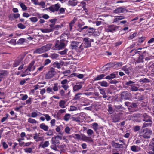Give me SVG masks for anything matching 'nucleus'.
<instances>
[{
    "label": "nucleus",
    "instance_id": "obj_1",
    "mask_svg": "<svg viewBox=\"0 0 154 154\" xmlns=\"http://www.w3.org/2000/svg\"><path fill=\"white\" fill-rule=\"evenodd\" d=\"M35 62L32 61L29 65L28 67H25L24 69L21 71L23 73L21 74L20 76L22 77H24L26 76L30 75V72L33 71L35 69V66H34Z\"/></svg>",
    "mask_w": 154,
    "mask_h": 154
},
{
    "label": "nucleus",
    "instance_id": "obj_2",
    "mask_svg": "<svg viewBox=\"0 0 154 154\" xmlns=\"http://www.w3.org/2000/svg\"><path fill=\"white\" fill-rule=\"evenodd\" d=\"M142 117L143 118V121L145 122L143 124L142 128L151 127L152 124L151 117L148 115L146 113L143 114Z\"/></svg>",
    "mask_w": 154,
    "mask_h": 154
},
{
    "label": "nucleus",
    "instance_id": "obj_3",
    "mask_svg": "<svg viewBox=\"0 0 154 154\" xmlns=\"http://www.w3.org/2000/svg\"><path fill=\"white\" fill-rule=\"evenodd\" d=\"M52 46L51 44H48L42 46L40 48L37 49L33 52V53L40 54L49 50Z\"/></svg>",
    "mask_w": 154,
    "mask_h": 154
},
{
    "label": "nucleus",
    "instance_id": "obj_4",
    "mask_svg": "<svg viewBox=\"0 0 154 154\" xmlns=\"http://www.w3.org/2000/svg\"><path fill=\"white\" fill-rule=\"evenodd\" d=\"M143 128L142 127L141 128L140 132V134H143L142 136L144 138L148 139L150 138L152 133V130L147 128L144 129H143Z\"/></svg>",
    "mask_w": 154,
    "mask_h": 154
},
{
    "label": "nucleus",
    "instance_id": "obj_5",
    "mask_svg": "<svg viewBox=\"0 0 154 154\" xmlns=\"http://www.w3.org/2000/svg\"><path fill=\"white\" fill-rule=\"evenodd\" d=\"M56 72L55 71V69L53 67L51 68L48 72L46 74L45 79H49L54 77L56 75Z\"/></svg>",
    "mask_w": 154,
    "mask_h": 154
},
{
    "label": "nucleus",
    "instance_id": "obj_6",
    "mask_svg": "<svg viewBox=\"0 0 154 154\" xmlns=\"http://www.w3.org/2000/svg\"><path fill=\"white\" fill-rule=\"evenodd\" d=\"M65 40H64L62 38L60 40V42L59 40H57L55 44V47L56 50H60L65 46V44L63 42L65 41Z\"/></svg>",
    "mask_w": 154,
    "mask_h": 154
},
{
    "label": "nucleus",
    "instance_id": "obj_7",
    "mask_svg": "<svg viewBox=\"0 0 154 154\" xmlns=\"http://www.w3.org/2000/svg\"><path fill=\"white\" fill-rule=\"evenodd\" d=\"M119 26L116 25H112L108 26V27L106 29V31L108 32H111L113 33L119 29Z\"/></svg>",
    "mask_w": 154,
    "mask_h": 154
},
{
    "label": "nucleus",
    "instance_id": "obj_8",
    "mask_svg": "<svg viewBox=\"0 0 154 154\" xmlns=\"http://www.w3.org/2000/svg\"><path fill=\"white\" fill-rule=\"evenodd\" d=\"M60 7V4L57 3L52 5L51 6L49 7L48 9L51 12H54L55 11H58Z\"/></svg>",
    "mask_w": 154,
    "mask_h": 154
},
{
    "label": "nucleus",
    "instance_id": "obj_9",
    "mask_svg": "<svg viewBox=\"0 0 154 154\" xmlns=\"http://www.w3.org/2000/svg\"><path fill=\"white\" fill-rule=\"evenodd\" d=\"M127 11L126 9L123 7H119L113 11L114 13L116 14L125 13Z\"/></svg>",
    "mask_w": 154,
    "mask_h": 154
},
{
    "label": "nucleus",
    "instance_id": "obj_10",
    "mask_svg": "<svg viewBox=\"0 0 154 154\" xmlns=\"http://www.w3.org/2000/svg\"><path fill=\"white\" fill-rule=\"evenodd\" d=\"M83 44L86 48H88L91 46V42L89 38H84L83 41Z\"/></svg>",
    "mask_w": 154,
    "mask_h": 154
},
{
    "label": "nucleus",
    "instance_id": "obj_11",
    "mask_svg": "<svg viewBox=\"0 0 154 154\" xmlns=\"http://www.w3.org/2000/svg\"><path fill=\"white\" fill-rule=\"evenodd\" d=\"M82 140L84 141L90 143L93 142L92 139L90 137H87L83 134H82Z\"/></svg>",
    "mask_w": 154,
    "mask_h": 154
},
{
    "label": "nucleus",
    "instance_id": "obj_12",
    "mask_svg": "<svg viewBox=\"0 0 154 154\" xmlns=\"http://www.w3.org/2000/svg\"><path fill=\"white\" fill-rule=\"evenodd\" d=\"M40 133H36L33 137V138L35 141L38 142L42 141L44 139L43 137L40 136Z\"/></svg>",
    "mask_w": 154,
    "mask_h": 154
},
{
    "label": "nucleus",
    "instance_id": "obj_13",
    "mask_svg": "<svg viewBox=\"0 0 154 154\" xmlns=\"http://www.w3.org/2000/svg\"><path fill=\"white\" fill-rule=\"evenodd\" d=\"M42 115V114L38 111H36L32 112L31 113L30 116V115H28V116L29 117H31L34 118L38 116H40Z\"/></svg>",
    "mask_w": 154,
    "mask_h": 154
},
{
    "label": "nucleus",
    "instance_id": "obj_14",
    "mask_svg": "<svg viewBox=\"0 0 154 154\" xmlns=\"http://www.w3.org/2000/svg\"><path fill=\"white\" fill-rule=\"evenodd\" d=\"M127 17L122 16H117L115 17L113 23H117L118 21L125 19Z\"/></svg>",
    "mask_w": 154,
    "mask_h": 154
},
{
    "label": "nucleus",
    "instance_id": "obj_15",
    "mask_svg": "<svg viewBox=\"0 0 154 154\" xmlns=\"http://www.w3.org/2000/svg\"><path fill=\"white\" fill-rule=\"evenodd\" d=\"M131 150L134 152H138L140 151L141 148L139 146L133 145L131 147Z\"/></svg>",
    "mask_w": 154,
    "mask_h": 154
},
{
    "label": "nucleus",
    "instance_id": "obj_16",
    "mask_svg": "<svg viewBox=\"0 0 154 154\" xmlns=\"http://www.w3.org/2000/svg\"><path fill=\"white\" fill-rule=\"evenodd\" d=\"M112 65L113 63H112L107 64L102 67V70L104 71H107L109 70L110 68L112 67Z\"/></svg>",
    "mask_w": 154,
    "mask_h": 154
},
{
    "label": "nucleus",
    "instance_id": "obj_17",
    "mask_svg": "<svg viewBox=\"0 0 154 154\" xmlns=\"http://www.w3.org/2000/svg\"><path fill=\"white\" fill-rule=\"evenodd\" d=\"M121 97L122 99L125 100H128L129 99L128 97H130L131 94L127 92H124L122 93L121 94Z\"/></svg>",
    "mask_w": 154,
    "mask_h": 154
},
{
    "label": "nucleus",
    "instance_id": "obj_18",
    "mask_svg": "<svg viewBox=\"0 0 154 154\" xmlns=\"http://www.w3.org/2000/svg\"><path fill=\"white\" fill-rule=\"evenodd\" d=\"M23 59V58L22 57H19L14 62L13 64V67H16L18 66L20 62L22 61Z\"/></svg>",
    "mask_w": 154,
    "mask_h": 154
},
{
    "label": "nucleus",
    "instance_id": "obj_19",
    "mask_svg": "<svg viewBox=\"0 0 154 154\" xmlns=\"http://www.w3.org/2000/svg\"><path fill=\"white\" fill-rule=\"evenodd\" d=\"M98 88L99 90L100 94L103 95V97L104 98L107 97V96L106 94L105 89L103 88H101L100 87H98Z\"/></svg>",
    "mask_w": 154,
    "mask_h": 154
},
{
    "label": "nucleus",
    "instance_id": "obj_20",
    "mask_svg": "<svg viewBox=\"0 0 154 154\" xmlns=\"http://www.w3.org/2000/svg\"><path fill=\"white\" fill-rule=\"evenodd\" d=\"M82 87V85L79 83H76L73 87L74 91H77Z\"/></svg>",
    "mask_w": 154,
    "mask_h": 154
},
{
    "label": "nucleus",
    "instance_id": "obj_21",
    "mask_svg": "<svg viewBox=\"0 0 154 154\" xmlns=\"http://www.w3.org/2000/svg\"><path fill=\"white\" fill-rule=\"evenodd\" d=\"M40 128L45 131H47L49 129V127L44 123L41 124L39 125Z\"/></svg>",
    "mask_w": 154,
    "mask_h": 154
},
{
    "label": "nucleus",
    "instance_id": "obj_22",
    "mask_svg": "<svg viewBox=\"0 0 154 154\" xmlns=\"http://www.w3.org/2000/svg\"><path fill=\"white\" fill-rule=\"evenodd\" d=\"M71 137L78 140H82V134L80 135L78 134H73Z\"/></svg>",
    "mask_w": 154,
    "mask_h": 154
},
{
    "label": "nucleus",
    "instance_id": "obj_23",
    "mask_svg": "<svg viewBox=\"0 0 154 154\" xmlns=\"http://www.w3.org/2000/svg\"><path fill=\"white\" fill-rule=\"evenodd\" d=\"M78 2L77 0H69L68 2V5L74 6L77 5Z\"/></svg>",
    "mask_w": 154,
    "mask_h": 154
},
{
    "label": "nucleus",
    "instance_id": "obj_24",
    "mask_svg": "<svg viewBox=\"0 0 154 154\" xmlns=\"http://www.w3.org/2000/svg\"><path fill=\"white\" fill-rule=\"evenodd\" d=\"M112 119L113 122L116 123L119 122L120 120L119 116L117 114H115L112 116Z\"/></svg>",
    "mask_w": 154,
    "mask_h": 154
},
{
    "label": "nucleus",
    "instance_id": "obj_25",
    "mask_svg": "<svg viewBox=\"0 0 154 154\" xmlns=\"http://www.w3.org/2000/svg\"><path fill=\"white\" fill-rule=\"evenodd\" d=\"M95 32V29L93 28H89L86 32V34L87 35H91Z\"/></svg>",
    "mask_w": 154,
    "mask_h": 154
},
{
    "label": "nucleus",
    "instance_id": "obj_26",
    "mask_svg": "<svg viewBox=\"0 0 154 154\" xmlns=\"http://www.w3.org/2000/svg\"><path fill=\"white\" fill-rule=\"evenodd\" d=\"M51 141L52 144H58L60 142L59 140L56 136L52 138Z\"/></svg>",
    "mask_w": 154,
    "mask_h": 154
},
{
    "label": "nucleus",
    "instance_id": "obj_27",
    "mask_svg": "<svg viewBox=\"0 0 154 154\" xmlns=\"http://www.w3.org/2000/svg\"><path fill=\"white\" fill-rule=\"evenodd\" d=\"M71 119V115L70 114L66 113L63 117V119L66 122L69 121Z\"/></svg>",
    "mask_w": 154,
    "mask_h": 154
},
{
    "label": "nucleus",
    "instance_id": "obj_28",
    "mask_svg": "<svg viewBox=\"0 0 154 154\" xmlns=\"http://www.w3.org/2000/svg\"><path fill=\"white\" fill-rule=\"evenodd\" d=\"M79 45V43L76 41H73L72 42L71 46L73 48H78V46Z\"/></svg>",
    "mask_w": 154,
    "mask_h": 154
},
{
    "label": "nucleus",
    "instance_id": "obj_29",
    "mask_svg": "<svg viewBox=\"0 0 154 154\" xmlns=\"http://www.w3.org/2000/svg\"><path fill=\"white\" fill-rule=\"evenodd\" d=\"M122 65V62H115L114 63H113L112 67L116 69L120 67Z\"/></svg>",
    "mask_w": 154,
    "mask_h": 154
},
{
    "label": "nucleus",
    "instance_id": "obj_30",
    "mask_svg": "<svg viewBox=\"0 0 154 154\" xmlns=\"http://www.w3.org/2000/svg\"><path fill=\"white\" fill-rule=\"evenodd\" d=\"M82 25L81 24H78V27H79V29H78V30L79 32H81L83 30L86 29L88 28V27L87 26H85L83 27L82 28Z\"/></svg>",
    "mask_w": 154,
    "mask_h": 154
},
{
    "label": "nucleus",
    "instance_id": "obj_31",
    "mask_svg": "<svg viewBox=\"0 0 154 154\" xmlns=\"http://www.w3.org/2000/svg\"><path fill=\"white\" fill-rule=\"evenodd\" d=\"M98 83L102 87H106L108 86L107 82L106 81H103L102 82H99Z\"/></svg>",
    "mask_w": 154,
    "mask_h": 154
},
{
    "label": "nucleus",
    "instance_id": "obj_32",
    "mask_svg": "<svg viewBox=\"0 0 154 154\" xmlns=\"http://www.w3.org/2000/svg\"><path fill=\"white\" fill-rule=\"evenodd\" d=\"M40 30L42 33H49L52 31V29H49L48 28L40 29Z\"/></svg>",
    "mask_w": 154,
    "mask_h": 154
},
{
    "label": "nucleus",
    "instance_id": "obj_33",
    "mask_svg": "<svg viewBox=\"0 0 154 154\" xmlns=\"http://www.w3.org/2000/svg\"><path fill=\"white\" fill-rule=\"evenodd\" d=\"M66 102L64 100H61L59 103V106L62 108H64L66 107L65 104Z\"/></svg>",
    "mask_w": 154,
    "mask_h": 154
},
{
    "label": "nucleus",
    "instance_id": "obj_34",
    "mask_svg": "<svg viewBox=\"0 0 154 154\" xmlns=\"http://www.w3.org/2000/svg\"><path fill=\"white\" fill-rule=\"evenodd\" d=\"M105 76L104 74H101L97 76V77L94 78V81H97L102 79Z\"/></svg>",
    "mask_w": 154,
    "mask_h": 154
},
{
    "label": "nucleus",
    "instance_id": "obj_35",
    "mask_svg": "<svg viewBox=\"0 0 154 154\" xmlns=\"http://www.w3.org/2000/svg\"><path fill=\"white\" fill-rule=\"evenodd\" d=\"M77 20L76 18H74L73 20L69 24V29L70 31H71L72 30L73 25L75 23Z\"/></svg>",
    "mask_w": 154,
    "mask_h": 154
},
{
    "label": "nucleus",
    "instance_id": "obj_36",
    "mask_svg": "<svg viewBox=\"0 0 154 154\" xmlns=\"http://www.w3.org/2000/svg\"><path fill=\"white\" fill-rule=\"evenodd\" d=\"M114 109L116 111H118L120 109H122V107L121 105H115L113 106Z\"/></svg>",
    "mask_w": 154,
    "mask_h": 154
},
{
    "label": "nucleus",
    "instance_id": "obj_37",
    "mask_svg": "<svg viewBox=\"0 0 154 154\" xmlns=\"http://www.w3.org/2000/svg\"><path fill=\"white\" fill-rule=\"evenodd\" d=\"M130 90L132 91H136L138 90V88L135 85H130Z\"/></svg>",
    "mask_w": 154,
    "mask_h": 154
},
{
    "label": "nucleus",
    "instance_id": "obj_38",
    "mask_svg": "<svg viewBox=\"0 0 154 154\" xmlns=\"http://www.w3.org/2000/svg\"><path fill=\"white\" fill-rule=\"evenodd\" d=\"M58 57V54L56 53H51L50 55V57L52 59H56Z\"/></svg>",
    "mask_w": 154,
    "mask_h": 154
},
{
    "label": "nucleus",
    "instance_id": "obj_39",
    "mask_svg": "<svg viewBox=\"0 0 154 154\" xmlns=\"http://www.w3.org/2000/svg\"><path fill=\"white\" fill-rule=\"evenodd\" d=\"M49 145V142L48 141H45L41 145V146L43 148H45L46 147H48Z\"/></svg>",
    "mask_w": 154,
    "mask_h": 154
},
{
    "label": "nucleus",
    "instance_id": "obj_40",
    "mask_svg": "<svg viewBox=\"0 0 154 154\" xmlns=\"http://www.w3.org/2000/svg\"><path fill=\"white\" fill-rule=\"evenodd\" d=\"M19 4L23 11H25L27 10V7L23 3L20 2Z\"/></svg>",
    "mask_w": 154,
    "mask_h": 154
},
{
    "label": "nucleus",
    "instance_id": "obj_41",
    "mask_svg": "<svg viewBox=\"0 0 154 154\" xmlns=\"http://www.w3.org/2000/svg\"><path fill=\"white\" fill-rule=\"evenodd\" d=\"M54 92H56L58 91V85L57 83H55L52 88Z\"/></svg>",
    "mask_w": 154,
    "mask_h": 154
},
{
    "label": "nucleus",
    "instance_id": "obj_42",
    "mask_svg": "<svg viewBox=\"0 0 154 154\" xmlns=\"http://www.w3.org/2000/svg\"><path fill=\"white\" fill-rule=\"evenodd\" d=\"M28 122L29 123L34 124L37 123V121L35 119L31 118H29L28 119Z\"/></svg>",
    "mask_w": 154,
    "mask_h": 154
},
{
    "label": "nucleus",
    "instance_id": "obj_43",
    "mask_svg": "<svg viewBox=\"0 0 154 154\" xmlns=\"http://www.w3.org/2000/svg\"><path fill=\"white\" fill-rule=\"evenodd\" d=\"M32 149L31 148H26L24 149V152L26 153H31L32 152Z\"/></svg>",
    "mask_w": 154,
    "mask_h": 154
},
{
    "label": "nucleus",
    "instance_id": "obj_44",
    "mask_svg": "<svg viewBox=\"0 0 154 154\" xmlns=\"http://www.w3.org/2000/svg\"><path fill=\"white\" fill-rule=\"evenodd\" d=\"M116 76L115 74L114 73H112L109 75L107 76L105 79H113L116 78Z\"/></svg>",
    "mask_w": 154,
    "mask_h": 154
},
{
    "label": "nucleus",
    "instance_id": "obj_45",
    "mask_svg": "<svg viewBox=\"0 0 154 154\" xmlns=\"http://www.w3.org/2000/svg\"><path fill=\"white\" fill-rule=\"evenodd\" d=\"M46 92L50 94H54V92L52 88L51 87H48L46 89Z\"/></svg>",
    "mask_w": 154,
    "mask_h": 154
},
{
    "label": "nucleus",
    "instance_id": "obj_46",
    "mask_svg": "<svg viewBox=\"0 0 154 154\" xmlns=\"http://www.w3.org/2000/svg\"><path fill=\"white\" fill-rule=\"evenodd\" d=\"M33 100V98L31 97H29L26 101V105H29L32 104V101Z\"/></svg>",
    "mask_w": 154,
    "mask_h": 154
},
{
    "label": "nucleus",
    "instance_id": "obj_47",
    "mask_svg": "<svg viewBox=\"0 0 154 154\" xmlns=\"http://www.w3.org/2000/svg\"><path fill=\"white\" fill-rule=\"evenodd\" d=\"M112 145L116 148H119L120 147V146H122V144H120L114 142H112Z\"/></svg>",
    "mask_w": 154,
    "mask_h": 154
},
{
    "label": "nucleus",
    "instance_id": "obj_48",
    "mask_svg": "<svg viewBox=\"0 0 154 154\" xmlns=\"http://www.w3.org/2000/svg\"><path fill=\"white\" fill-rule=\"evenodd\" d=\"M122 70L124 71L125 73L129 75V72L128 71V69L127 68V66H124L122 68Z\"/></svg>",
    "mask_w": 154,
    "mask_h": 154
},
{
    "label": "nucleus",
    "instance_id": "obj_49",
    "mask_svg": "<svg viewBox=\"0 0 154 154\" xmlns=\"http://www.w3.org/2000/svg\"><path fill=\"white\" fill-rule=\"evenodd\" d=\"M78 107H76L74 106H70L69 110L71 111H73L78 110Z\"/></svg>",
    "mask_w": 154,
    "mask_h": 154
},
{
    "label": "nucleus",
    "instance_id": "obj_50",
    "mask_svg": "<svg viewBox=\"0 0 154 154\" xmlns=\"http://www.w3.org/2000/svg\"><path fill=\"white\" fill-rule=\"evenodd\" d=\"M94 133V132L91 129H89L87 130V133L88 134V136L89 137L91 136Z\"/></svg>",
    "mask_w": 154,
    "mask_h": 154
},
{
    "label": "nucleus",
    "instance_id": "obj_51",
    "mask_svg": "<svg viewBox=\"0 0 154 154\" xmlns=\"http://www.w3.org/2000/svg\"><path fill=\"white\" fill-rule=\"evenodd\" d=\"M30 20L32 23H35L38 21V19L36 17H32L29 18Z\"/></svg>",
    "mask_w": 154,
    "mask_h": 154
},
{
    "label": "nucleus",
    "instance_id": "obj_52",
    "mask_svg": "<svg viewBox=\"0 0 154 154\" xmlns=\"http://www.w3.org/2000/svg\"><path fill=\"white\" fill-rule=\"evenodd\" d=\"M139 82L142 83H148L149 82V80L146 78L142 79L140 80Z\"/></svg>",
    "mask_w": 154,
    "mask_h": 154
},
{
    "label": "nucleus",
    "instance_id": "obj_53",
    "mask_svg": "<svg viewBox=\"0 0 154 154\" xmlns=\"http://www.w3.org/2000/svg\"><path fill=\"white\" fill-rule=\"evenodd\" d=\"M143 61V55H140L137 60L138 63L142 62Z\"/></svg>",
    "mask_w": 154,
    "mask_h": 154
},
{
    "label": "nucleus",
    "instance_id": "obj_54",
    "mask_svg": "<svg viewBox=\"0 0 154 154\" xmlns=\"http://www.w3.org/2000/svg\"><path fill=\"white\" fill-rule=\"evenodd\" d=\"M48 132L46 133V135L49 136H52L53 134V132L52 130L49 129L48 130Z\"/></svg>",
    "mask_w": 154,
    "mask_h": 154
},
{
    "label": "nucleus",
    "instance_id": "obj_55",
    "mask_svg": "<svg viewBox=\"0 0 154 154\" xmlns=\"http://www.w3.org/2000/svg\"><path fill=\"white\" fill-rule=\"evenodd\" d=\"M79 46L78 47V49L79 51H82L84 48H86L82 43L81 45H79Z\"/></svg>",
    "mask_w": 154,
    "mask_h": 154
},
{
    "label": "nucleus",
    "instance_id": "obj_56",
    "mask_svg": "<svg viewBox=\"0 0 154 154\" xmlns=\"http://www.w3.org/2000/svg\"><path fill=\"white\" fill-rule=\"evenodd\" d=\"M53 65L55 67H56L58 69L60 68V63L57 62H54L53 63Z\"/></svg>",
    "mask_w": 154,
    "mask_h": 154
},
{
    "label": "nucleus",
    "instance_id": "obj_57",
    "mask_svg": "<svg viewBox=\"0 0 154 154\" xmlns=\"http://www.w3.org/2000/svg\"><path fill=\"white\" fill-rule=\"evenodd\" d=\"M68 50L67 49H65L64 50L59 52V53L61 55H65L66 54Z\"/></svg>",
    "mask_w": 154,
    "mask_h": 154
},
{
    "label": "nucleus",
    "instance_id": "obj_58",
    "mask_svg": "<svg viewBox=\"0 0 154 154\" xmlns=\"http://www.w3.org/2000/svg\"><path fill=\"white\" fill-rule=\"evenodd\" d=\"M93 128L95 131H97L98 128V125L97 123H94L92 124Z\"/></svg>",
    "mask_w": 154,
    "mask_h": 154
},
{
    "label": "nucleus",
    "instance_id": "obj_59",
    "mask_svg": "<svg viewBox=\"0 0 154 154\" xmlns=\"http://www.w3.org/2000/svg\"><path fill=\"white\" fill-rule=\"evenodd\" d=\"M25 41V39L23 38H21L18 40L17 42L18 44H23Z\"/></svg>",
    "mask_w": 154,
    "mask_h": 154
},
{
    "label": "nucleus",
    "instance_id": "obj_60",
    "mask_svg": "<svg viewBox=\"0 0 154 154\" xmlns=\"http://www.w3.org/2000/svg\"><path fill=\"white\" fill-rule=\"evenodd\" d=\"M42 115L44 116L47 121H48L51 119L50 116L48 114H42Z\"/></svg>",
    "mask_w": 154,
    "mask_h": 154
},
{
    "label": "nucleus",
    "instance_id": "obj_61",
    "mask_svg": "<svg viewBox=\"0 0 154 154\" xmlns=\"http://www.w3.org/2000/svg\"><path fill=\"white\" fill-rule=\"evenodd\" d=\"M70 128L68 126L66 127L64 130L65 132L66 133L68 134H70Z\"/></svg>",
    "mask_w": 154,
    "mask_h": 154
},
{
    "label": "nucleus",
    "instance_id": "obj_62",
    "mask_svg": "<svg viewBox=\"0 0 154 154\" xmlns=\"http://www.w3.org/2000/svg\"><path fill=\"white\" fill-rule=\"evenodd\" d=\"M44 66H44V65H41L39 67H38L37 68V72H40L42 71L43 69Z\"/></svg>",
    "mask_w": 154,
    "mask_h": 154
},
{
    "label": "nucleus",
    "instance_id": "obj_63",
    "mask_svg": "<svg viewBox=\"0 0 154 154\" xmlns=\"http://www.w3.org/2000/svg\"><path fill=\"white\" fill-rule=\"evenodd\" d=\"M145 37H142L138 39V42L140 43H142L145 39Z\"/></svg>",
    "mask_w": 154,
    "mask_h": 154
},
{
    "label": "nucleus",
    "instance_id": "obj_64",
    "mask_svg": "<svg viewBox=\"0 0 154 154\" xmlns=\"http://www.w3.org/2000/svg\"><path fill=\"white\" fill-rule=\"evenodd\" d=\"M17 26L19 28L21 29H24L25 28V26L21 23L18 24Z\"/></svg>",
    "mask_w": 154,
    "mask_h": 154
}]
</instances>
